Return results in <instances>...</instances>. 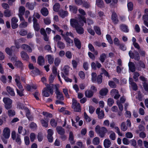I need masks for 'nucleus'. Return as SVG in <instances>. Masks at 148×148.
<instances>
[{
  "label": "nucleus",
  "mask_w": 148,
  "mask_h": 148,
  "mask_svg": "<svg viewBox=\"0 0 148 148\" xmlns=\"http://www.w3.org/2000/svg\"><path fill=\"white\" fill-rule=\"evenodd\" d=\"M10 130L9 128L7 127L4 128L3 131V136L5 138L8 139L10 136Z\"/></svg>",
  "instance_id": "nucleus-9"
},
{
  "label": "nucleus",
  "mask_w": 148,
  "mask_h": 148,
  "mask_svg": "<svg viewBox=\"0 0 148 148\" xmlns=\"http://www.w3.org/2000/svg\"><path fill=\"white\" fill-rule=\"evenodd\" d=\"M10 60L11 62H12V64H14L18 65L22 64L21 61L18 60L17 58L16 57L12 58Z\"/></svg>",
  "instance_id": "nucleus-12"
},
{
  "label": "nucleus",
  "mask_w": 148,
  "mask_h": 148,
  "mask_svg": "<svg viewBox=\"0 0 148 148\" xmlns=\"http://www.w3.org/2000/svg\"><path fill=\"white\" fill-rule=\"evenodd\" d=\"M54 88L55 89V92L56 94L57 99L61 100H63L64 97L62 93L60 92L56 85H55Z\"/></svg>",
  "instance_id": "nucleus-7"
},
{
  "label": "nucleus",
  "mask_w": 148,
  "mask_h": 148,
  "mask_svg": "<svg viewBox=\"0 0 148 148\" xmlns=\"http://www.w3.org/2000/svg\"><path fill=\"white\" fill-rule=\"evenodd\" d=\"M19 90L17 88L16 89L17 93L20 96H22L23 95V92L24 90V89H20Z\"/></svg>",
  "instance_id": "nucleus-57"
},
{
  "label": "nucleus",
  "mask_w": 148,
  "mask_h": 148,
  "mask_svg": "<svg viewBox=\"0 0 148 148\" xmlns=\"http://www.w3.org/2000/svg\"><path fill=\"white\" fill-rule=\"evenodd\" d=\"M110 134L109 136L110 138L112 140H114L116 138V134L115 133L112 131H110Z\"/></svg>",
  "instance_id": "nucleus-36"
},
{
  "label": "nucleus",
  "mask_w": 148,
  "mask_h": 148,
  "mask_svg": "<svg viewBox=\"0 0 148 148\" xmlns=\"http://www.w3.org/2000/svg\"><path fill=\"white\" fill-rule=\"evenodd\" d=\"M46 58H47L48 61L50 64L53 63L54 61V58L53 56L50 55H48L47 56Z\"/></svg>",
  "instance_id": "nucleus-26"
},
{
  "label": "nucleus",
  "mask_w": 148,
  "mask_h": 148,
  "mask_svg": "<svg viewBox=\"0 0 148 148\" xmlns=\"http://www.w3.org/2000/svg\"><path fill=\"white\" fill-rule=\"evenodd\" d=\"M3 101L4 103V107L6 109L12 108V101L11 99L8 97H4Z\"/></svg>",
  "instance_id": "nucleus-5"
},
{
  "label": "nucleus",
  "mask_w": 148,
  "mask_h": 148,
  "mask_svg": "<svg viewBox=\"0 0 148 148\" xmlns=\"http://www.w3.org/2000/svg\"><path fill=\"white\" fill-rule=\"evenodd\" d=\"M21 56L22 58L25 60H28L29 59V57L27 53L24 51H22L21 53Z\"/></svg>",
  "instance_id": "nucleus-15"
},
{
  "label": "nucleus",
  "mask_w": 148,
  "mask_h": 148,
  "mask_svg": "<svg viewBox=\"0 0 148 148\" xmlns=\"http://www.w3.org/2000/svg\"><path fill=\"white\" fill-rule=\"evenodd\" d=\"M120 28L121 31L125 32H128L129 29L127 26L124 25H121L120 26Z\"/></svg>",
  "instance_id": "nucleus-25"
},
{
  "label": "nucleus",
  "mask_w": 148,
  "mask_h": 148,
  "mask_svg": "<svg viewBox=\"0 0 148 148\" xmlns=\"http://www.w3.org/2000/svg\"><path fill=\"white\" fill-rule=\"evenodd\" d=\"M30 140L31 142H33L36 138V135L34 133H31L30 135Z\"/></svg>",
  "instance_id": "nucleus-64"
},
{
  "label": "nucleus",
  "mask_w": 148,
  "mask_h": 148,
  "mask_svg": "<svg viewBox=\"0 0 148 148\" xmlns=\"http://www.w3.org/2000/svg\"><path fill=\"white\" fill-rule=\"evenodd\" d=\"M61 76L66 82H72V80L71 79H69L68 77L65 76L63 73H61Z\"/></svg>",
  "instance_id": "nucleus-52"
},
{
  "label": "nucleus",
  "mask_w": 148,
  "mask_h": 148,
  "mask_svg": "<svg viewBox=\"0 0 148 148\" xmlns=\"http://www.w3.org/2000/svg\"><path fill=\"white\" fill-rule=\"evenodd\" d=\"M112 20V22L115 24H117L118 20L116 14L115 12H113L111 17Z\"/></svg>",
  "instance_id": "nucleus-16"
},
{
  "label": "nucleus",
  "mask_w": 148,
  "mask_h": 148,
  "mask_svg": "<svg viewBox=\"0 0 148 148\" xmlns=\"http://www.w3.org/2000/svg\"><path fill=\"white\" fill-rule=\"evenodd\" d=\"M21 47L25 50L29 52H31L32 51V49L30 47L27 45L25 44L21 46Z\"/></svg>",
  "instance_id": "nucleus-23"
},
{
  "label": "nucleus",
  "mask_w": 148,
  "mask_h": 148,
  "mask_svg": "<svg viewBox=\"0 0 148 148\" xmlns=\"http://www.w3.org/2000/svg\"><path fill=\"white\" fill-rule=\"evenodd\" d=\"M108 91V89L106 88L101 89L100 91V94L103 96L105 95H106Z\"/></svg>",
  "instance_id": "nucleus-30"
},
{
  "label": "nucleus",
  "mask_w": 148,
  "mask_h": 148,
  "mask_svg": "<svg viewBox=\"0 0 148 148\" xmlns=\"http://www.w3.org/2000/svg\"><path fill=\"white\" fill-rule=\"evenodd\" d=\"M25 39L23 38H21L19 40H15V44L16 47L14 46H12L11 48L7 47L5 49V52L9 56H11L12 54V50H15L14 49L16 48L18 49L20 48V45L22 43L25 42Z\"/></svg>",
  "instance_id": "nucleus-2"
},
{
  "label": "nucleus",
  "mask_w": 148,
  "mask_h": 148,
  "mask_svg": "<svg viewBox=\"0 0 148 148\" xmlns=\"http://www.w3.org/2000/svg\"><path fill=\"white\" fill-rule=\"evenodd\" d=\"M16 141L18 144H20L21 143V140L20 138V136L18 135L17 134L16 136V137L15 139Z\"/></svg>",
  "instance_id": "nucleus-58"
},
{
  "label": "nucleus",
  "mask_w": 148,
  "mask_h": 148,
  "mask_svg": "<svg viewBox=\"0 0 148 148\" xmlns=\"http://www.w3.org/2000/svg\"><path fill=\"white\" fill-rule=\"evenodd\" d=\"M56 130L58 133L60 135L64 134L65 133L64 129L61 126H57Z\"/></svg>",
  "instance_id": "nucleus-14"
},
{
  "label": "nucleus",
  "mask_w": 148,
  "mask_h": 148,
  "mask_svg": "<svg viewBox=\"0 0 148 148\" xmlns=\"http://www.w3.org/2000/svg\"><path fill=\"white\" fill-rule=\"evenodd\" d=\"M119 93V91L116 89H113L110 91V94L112 96H113L115 94Z\"/></svg>",
  "instance_id": "nucleus-56"
},
{
  "label": "nucleus",
  "mask_w": 148,
  "mask_h": 148,
  "mask_svg": "<svg viewBox=\"0 0 148 148\" xmlns=\"http://www.w3.org/2000/svg\"><path fill=\"white\" fill-rule=\"evenodd\" d=\"M106 38L110 44H112L113 43V41L110 35L108 34L107 35H106Z\"/></svg>",
  "instance_id": "nucleus-60"
},
{
  "label": "nucleus",
  "mask_w": 148,
  "mask_h": 148,
  "mask_svg": "<svg viewBox=\"0 0 148 148\" xmlns=\"http://www.w3.org/2000/svg\"><path fill=\"white\" fill-rule=\"evenodd\" d=\"M24 110L25 111L26 115L28 119L31 121H32L33 118V116L30 115V112L29 109L27 108H25Z\"/></svg>",
  "instance_id": "nucleus-17"
},
{
  "label": "nucleus",
  "mask_w": 148,
  "mask_h": 148,
  "mask_svg": "<svg viewBox=\"0 0 148 148\" xmlns=\"http://www.w3.org/2000/svg\"><path fill=\"white\" fill-rule=\"evenodd\" d=\"M84 119L87 122H89L91 121V118L85 112L84 113Z\"/></svg>",
  "instance_id": "nucleus-45"
},
{
  "label": "nucleus",
  "mask_w": 148,
  "mask_h": 148,
  "mask_svg": "<svg viewBox=\"0 0 148 148\" xmlns=\"http://www.w3.org/2000/svg\"><path fill=\"white\" fill-rule=\"evenodd\" d=\"M111 142L108 139H105L104 141V145L106 148H108L110 147Z\"/></svg>",
  "instance_id": "nucleus-20"
},
{
  "label": "nucleus",
  "mask_w": 148,
  "mask_h": 148,
  "mask_svg": "<svg viewBox=\"0 0 148 148\" xmlns=\"http://www.w3.org/2000/svg\"><path fill=\"white\" fill-rule=\"evenodd\" d=\"M62 71H63L64 73L66 75H67L69 73V67L68 65H64L63 67H62Z\"/></svg>",
  "instance_id": "nucleus-32"
},
{
  "label": "nucleus",
  "mask_w": 148,
  "mask_h": 148,
  "mask_svg": "<svg viewBox=\"0 0 148 148\" xmlns=\"http://www.w3.org/2000/svg\"><path fill=\"white\" fill-rule=\"evenodd\" d=\"M140 76L139 73L137 72H135L134 73L133 78L135 82H137L138 80V77Z\"/></svg>",
  "instance_id": "nucleus-38"
},
{
  "label": "nucleus",
  "mask_w": 148,
  "mask_h": 148,
  "mask_svg": "<svg viewBox=\"0 0 148 148\" xmlns=\"http://www.w3.org/2000/svg\"><path fill=\"white\" fill-rule=\"evenodd\" d=\"M59 14L61 17L63 18L68 15V13L67 11L62 10L60 12Z\"/></svg>",
  "instance_id": "nucleus-31"
},
{
  "label": "nucleus",
  "mask_w": 148,
  "mask_h": 148,
  "mask_svg": "<svg viewBox=\"0 0 148 148\" xmlns=\"http://www.w3.org/2000/svg\"><path fill=\"white\" fill-rule=\"evenodd\" d=\"M106 56L105 53H103L100 55V60L102 62H103L105 60V59L106 58Z\"/></svg>",
  "instance_id": "nucleus-62"
},
{
  "label": "nucleus",
  "mask_w": 148,
  "mask_h": 148,
  "mask_svg": "<svg viewBox=\"0 0 148 148\" xmlns=\"http://www.w3.org/2000/svg\"><path fill=\"white\" fill-rule=\"evenodd\" d=\"M4 16L6 17H10L12 16V13L10 10H6L4 11Z\"/></svg>",
  "instance_id": "nucleus-27"
},
{
  "label": "nucleus",
  "mask_w": 148,
  "mask_h": 148,
  "mask_svg": "<svg viewBox=\"0 0 148 148\" xmlns=\"http://www.w3.org/2000/svg\"><path fill=\"white\" fill-rule=\"evenodd\" d=\"M60 5L59 3H56L53 6V10L56 12H58L60 8Z\"/></svg>",
  "instance_id": "nucleus-49"
},
{
  "label": "nucleus",
  "mask_w": 148,
  "mask_h": 148,
  "mask_svg": "<svg viewBox=\"0 0 148 148\" xmlns=\"http://www.w3.org/2000/svg\"><path fill=\"white\" fill-rule=\"evenodd\" d=\"M129 83L132 89L134 90H137L138 86L134 82L132 78L130 77L129 78Z\"/></svg>",
  "instance_id": "nucleus-10"
},
{
  "label": "nucleus",
  "mask_w": 148,
  "mask_h": 148,
  "mask_svg": "<svg viewBox=\"0 0 148 148\" xmlns=\"http://www.w3.org/2000/svg\"><path fill=\"white\" fill-rule=\"evenodd\" d=\"M87 31L88 32L92 35H94L95 33L94 31L92 29L91 26H88L87 28Z\"/></svg>",
  "instance_id": "nucleus-55"
},
{
  "label": "nucleus",
  "mask_w": 148,
  "mask_h": 148,
  "mask_svg": "<svg viewBox=\"0 0 148 148\" xmlns=\"http://www.w3.org/2000/svg\"><path fill=\"white\" fill-rule=\"evenodd\" d=\"M1 5L2 8L5 9H9L10 8L9 5L7 3L3 2L1 3Z\"/></svg>",
  "instance_id": "nucleus-48"
},
{
  "label": "nucleus",
  "mask_w": 148,
  "mask_h": 148,
  "mask_svg": "<svg viewBox=\"0 0 148 148\" xmlns=\"http://www.w3.org/2000/svg\"><path fill=\"white\" fill-rule=\"evenodd\" d=\"M125 110L126 111V112L125 113V116L127 117H131V114L130 111L127 110V108H125Z\"/></svg>",
  "instance_id": "nucleus-54"
},
{
  "label": "nucleus",
  "mask_w": 148,
  "mask_h": 148,
  "mask_svg": "<svg viewBox=\"0 0 148 148\" xmlns=\"http://www.w3.org/2000/svg\"><path fill=\"white\" fill-rule=\"evenodd\" d=\"M116 103L117 105L118 106L119 110L121 111H122L123 110V106L122 104L121 103L119 100H117Z\"/></svg>",
  "instance_id": "nucleus-46"
},
{
  "label": "nucleus",
  "mask_w": 148,
  "mask_h": 148,
  "mask_svg": "<svg viewBox=\"0 0 148 148\" xmlns=\"http://www.w3.org/2000/svg\"><path fill=\"white\" fill-rule=\"evenodd\" d=\"M129 54L130 58H134L137 60H139L140 59L138 53L137 51H135L134 53H132L131 51H130Z\"/></svg>",
  "instance_id": "nucleus-8"
},
{
  "label": "nucleus",
  "mask_w": 148,
  "mask_h": 148,
  "mask_svg": "<svg viewBox=\"0 0 148 148\" xmlns=\"http://www.w3.org/2000/svg\"><path fill=\"white\" fill-rule=\"evenodd\" d=\"M25 11V8L23 6H21L19 9V13L18 14L23 15Z\"/></svg>",
  "instance_id": "nucleus-42"
},
{
  "label": "nucleus",
  "mask_w": 148,
  "mask_h": 148,
  "mask_svg": "<svg viewBox=\"0 0 148 148\" xmlns=\"http://www.w3.org/2000/svg\"><path fill=\"white\" fill-rule=\"evenodd\" d=\"M83 22H86L85 18L83 16H80L78 19L72 18L70 20L71 25L75 28L79 34H82L84 32V29L82 27L84 25Z\"/></svg>",
  "instance_id": "nucleus-1"
},
{
  "label": "nucleus",
  "mask_w": 148,
  "mask_h": 148,
  "mask_svg": "<svg viewBox=\"0 0 148 148\" xmlns=\"http://www.w3.org/2000/svg\"><path fill=\"white\" fill-rule=\"evenodd\" d=\"M116 83H115L112 81H109L108 82V85L112 88H115L116 87Z\"/></svg>",
  "instance_id": "nucleus-43"
},
{
  "label": "nucleus",
  "mask_w": 148,
  "mask_h": 148,
  "mask_svg": "<svg viewBox=\"0 0 148 148\" xmlns=\"http://www.w3.org/2000/svg\"><path fill=\"white\" fill-rule=\"evenodd\" d=\"M72 108L75 111L79 112L81 111V108L79 103H78L75 99H72Z\"/></svg>",
  "instance_id": "nucleus-6"
},
{
  "label": "nucleus",
  "mask_w": 148,
  "mask_h": 148,
  "mask_svg": "<svg viewBox=\"0 0 148 148\" xmlns=\"http://www.w3.org/2000/svg\"><path fill=\"white\" fill-rule=\"evenodd\" d=\"M114 129L116 130L115 132H116L117 133L119 136H123V134L120 132L119 128V127L117 126H116L115 127Z\"/></svg>",
  "instance_id": "nucleus-50"
},
{
  "label": "nucleus",
  "mask_w": 148,
  "mask_h": 148,
  "mask_svg": "<svg viewBox=\"0 0 148 148\" xmlns=\"http://www.w3.org/2000/svg\"><path fill=\"white\" fill-rule=\"evenodd\" d=\"M100 140L98 137H95L92 140V143L95 145H97L99 143Z\"/></svg>",
  "instance_id": "nucleus-33"
},
{
  "label": "nucleus",
  "mask_w": 148,
  "mask_h": 148,
  "mask_svg": "<svg viewBox=\"0 0 148 148\" xmlns=\"http://www.w3.org/2000/svg\"><path fill=\"white\" fill-rule=\"evenodd\" d=\"M74 42L75 46L79 49L80 48L81 44L80 40L78 39L75 38L74 39Z\"/></svg>",
  "instance_id": "nucleus-24"
},
{
  "label": "nucleus",
  "mask_w": 148,
  "mask_h": 148,
  "mask_svg": "<svg viewBox=\"0 0 148 148\" xmlns=\"http://www.w3.org/2000/svg\"><path fill=\"white\" fill-rule=\"evenodd\" d=\"M27 23L25 21L22 22L19 25V26L21 28L25 27L27 26Z\"/></svg>",
  "instance_id": "nucleus-59"
},
{
  "label": "nucleus",
  "mask_w": 148,
  "mask_h": 148,
  "mask_svg": "<svg viewBox=\"0 0 148 148\" xmlns=\"http://www.w3.org/2000/svg\"><path fill=\"white\" fill-rule=\"evenodd\" d=\"M18 132L19 134H21L23 135L26 134L27 131L25 129H23L22 126L19 127L18 128Z\"/></svg>",
  "instance_id": "nucleus-19"
},
{
  "label": "nucleus",
  "mask_w": 148,
  "mask_h": 148,
  "mask_svg": "<svg viewBox=\"0 0 148 148\" xmlns=\"http://www.w3.org/2000/svg\"><path fill=\"white\" fill-rule=\"evenodd\" d=\"M50 124L52 127H55L57 125V122L53 119H52L50 121Z\"/></svg>",
  "instance_id": "nucleus-40"
},
{
  "label": "nucleus",
  "mask_w": 148,
  "mask_h": 148,
  "mask_svg": "<svg viewBox=\"0 0 148 148\" xmlns=\"http://www.w3.org/2000/svg\"><path fill=\"white\" fill-rule=\"evenodd\" d=\"M42 114L47 117L51 118L53 117V115L47 112H42Z\"/></svg>",
  "instance_id": "nucleus-53"
},
{
  "label": "nucleus",
  "mask_w": 148,
  "mask_h": 148,
  "mask_svg": "<svg viewBox=\"0 0 148 148\" xmlns=\"http://www.w3.org/2000/svg\"><path fill=\"white\" fill-rule=\"evenodd\" d=\"M95 130L99 136L101 138L105 137V135L108 131V130L106 127H101L99 125H97L96 126Z\"/></svg>",
  "instance_id": "nucleus-3"
},
{
  "label": "nucleus",
  "mask_w": 148,
  "mask_h": 148,
  "mask_svg": "<svg viewBox=\"0 0 148 148\" xmlns=\"http://www.w3.org/2000/svg\"><path fill=\"white\" fill-rule=\"evenodd\" d=\"M96 112L99 119H102L104 117V112L103 110L100 111V108H97Z\"/></svg>",
  "instance_id": "nucleus-11"
},
{
  "label": "nucleus",
  "mask_w": 148,
  "mask_h": 148,
  "mask_svg": "<svg viewBox=\"0 0 148 148\" xmlns=\"http://www.w3.org/2000/svg\"><path fill=\"white\" fill-rule=\"evenodd\" d=\"M85 95L86 97L90 98L93 95V93L91 90H87L85 91Z\"/></svg>",
  "instance_id": "nucleus-21"
},
{
  "label": "nucleus",
  "mask_w": 148,
  "mask_h": 148,
  "mask_svg": "<svg viewBox=\"0 0 148 148\" xmlns=\"http://www.w3.org/2000/svg\"><path fill=\"white\" fill-rule=\"evenodd\" d=\"M114 102V100L112 98H109L108 99L107 103L109 106H112Z\"/></svg>",
  "instance_id": "nucleus-47"
},
{
  "label": "nucleus",
  "mask_w": 148,
  "mask_h": 148,
  "mask_svg": "<svg viewBox=\"0 0 148 148\" xmlns=\"http://www.w3.org/2000/svg\"><path fill=\"white\" fill-rule=\"evenodd\" d=\"M41 12L43 16H46L48 14L49 12L47 8H44L41 9Z\"/></svg>",
  "instance_id": "nucleus-29"
},
{
  "label": "nucleus",
  "mask_w": 148,
  "mask_h": 148,
  "mask_svg": "<svg viewBox=\"0 0 148 148\" xmlns=\"http://www.w3.org/2000/svg\"><path fill=\"white\" fill-rule=\"evenodd\" d=\"M33 27L35 31H38L40 29V27L38 24L37 23L36 19L33 18Z\"/></svg>",
  "instance_id": "nucleus-13"
},
{
  "label": "nucleus",
  "mask_w": 148,
  "mask_h": 148,
  "mask_svg": "<svg viewBox=\"0 0 148 148\" xmlns=\"http://www.w3.org/2000/svg\"><path fill=\"white\" fill-rule=\"evenodd\" d=\"M6 89L7 92L10 95L13 96L15 95V93L12 88L10 86H7Z\"/></svg>",
  "instance_id": "nucleus-18"
},
{
  "label": "nucleus",
  "mask_w": 148,
  "mask_h": 148,
  "mask_svg": "<svg viewBox=\"0 0 148 148\" xmlns=\"http://www.w3.org/2000/svg\"><path fill=\"white\" fill-rule=\"evenodd\" d=\"M69 10L71 12L76 13L77 11V8L75 6L71 5H70L69 6Z\"/></svg>",
  "instance_id": "nucleus-28"
},
{
  "label": "nucleus",
  "mask_w": 148,
  "mask_h": 148,
  "mask_svg": "<svg viewBox=\"0 0 148 148\" xmlns=\"http://www.w3.org/2000/svg\"><path fill=\"white\" fill-rule=\"evenodd\" d=\"M45 59L43 56H38V63L39 65H41L44 64Z\"/></svg>",
  "instance_id": "nucleus-22"
},
{
  "label": "nucleus",
  "mask_w": 148,
  "mask_h": 148,
  "mask_svg": "<svg viewBox=\"0 0 148 148\" xmlns=\"http://www.w3.org/2000/svg\"><path fill=\"white\" fill-rule=\"evenodd\" d=\"M94 29L96 33L99 35H100L101 34V32L99 28L97 26H95L94 27Z\"/></svg>",
  "instance_id": "nucleus-63"
},
{
  "label": "nucleus",
  "mask_w": 148,
  "mask_h": 148,
  "mask_svg": "<svg viewBox=\"0 0 148 148\" xmlns=\"http://www.w3.org/2000/svg\"><path fill=\"white\" fill-rule=\"evenodd\" d=\"M8 114L10 117H12L15 114V113L14 110H9L8 111Z\"/></svg>",
  "instance_id": "nucleus-41"
},
{
  "label": "nucleus",
  "mask_w": 148,
  "mask_h": 148,
  "mask_svg": "<svg viewBox=\"0 0 148 148\" xmlns=\"http://www.w3.org/2000/svg\"><path fill=\"white\" fill-rule=\"evenodd\" d=\"M74 136L73 133L72 132H70L69 135V140L71 144H73L75 142L73 141Z\"/></svg>",
  "instance_id": "nucleus-37"
},
{
  "label": "nucleus",
  "mask_w": 148,
  "mask_h": 148,
  "mask_svg": "<svg viewBox=\"0 0 148 148\" xmlns=\"http://www.w3.org/2000/svg\"><path fill=\"white\" fill-rule=\"evenodd\" d=\"M26 7L28 8L29 9L32 10L34 9V6L33 4L32 3H27L26 4Z\"/></svg>",
  "instance_id": "nucleus-51"
},
{
  "label": "nucleus",
  "mask_w": 148,
  "mask_h": 148,
  "mask_svg": "<svg viewBox=\"0 0 148 148\" xmlns=\"http://www.w3.org/2000/svg\"><path fill=\"white\" fill-rule=\"evenodd\" d=\"M40 121L42 126L45 127H48V121H45L43 119H42L40 120Z\"/></svg>",
  "instance_id": "nucleus-35"
},
{
  "label": "nucleus",
  "mask_w": 148,
  "mask_h": 148,
  "mask_svg": "<svg viewBox=\"0 0 148 148\" xmlns=\"http://www.w3.org/2000/svg\"><path fill=\"white\" fill-rule=\"evenodd\" d=\"M46 87L44 88L42 92L43 95L45 97H48L49 96V93L52 95L53 93V84H46Z\"/></svg>",
  "instance_id": "nucleus-4"
},
{
  "label": "nucleus",
  "mask_w": 148,
  "mask_h": 148,
  "mask_svg": "<svg viewBox=\"0 0 148 148\" xmlns=\"http://www.w3.org/2000/svg\"><path fill=\"white\" fill-rule=\"evenodd\" d=\"M58 47L60 49H63L65 47L64 44L62 42H58Z\"/></svg>",
  "instance_id": "nucleus-61"
},
{
  "label": "nucleus",
  "mask_w": 148,
  "mask_h": 148,
  "mask_svg": "<svg viewBox=\"0 0 148 148\" xmlns=\"http://www.w3.org/2000/svg\"><path fill=\"white\" fill-rule=\"evenodd\" d=\"M121 129L124 132L126 131L127 129V127L126 126L124 122H123L121 123Z\"/></svg>",
  "instance_id": "nucleus-39"
},
{
  "label": "nucleus",
  "mask_w": 148,
  "mask_h": 148,
  "mask_svg": "<svg viewBox=\"0 0 148 148\" xmlns=\"http://www.w3.org/2000/svg\"><path fill=\"white\" fill-rule=\"evenodd\" d=\"M64 38L68 45H70V44H73V40L68 37L65 36Z\"/></svg>",
  "instance_id": "nucleus-34"
},
{
  "label": "nucleus",
  "mask_w": 148,
  "mask_h": 148,
  "mask_svg": "<svg viewBox=\"0 0 148 148\" xmlns=\"http://www.w3.org/2000/svg\"><path fill=\"white\" fill-rule=\"evenodd\" d=\"M96 4L98 6L101 7L103 6V3L101 0H96Z\"/></svg>",
  "instance_id": "nucleus-44"
}]
</instances>
